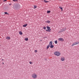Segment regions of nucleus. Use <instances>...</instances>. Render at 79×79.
<instances>
[{
	"label": "nucleus",
	"mask_w": 79,
	"mask_h": 79,
	"mask_svg": "<svg viewBox=\"0 0 79 79\" xmlns=\"http://www.w3.org/2000/svg\"><path fill=\"white\" fill-rule=\"evenodd\" d=\"M31 77L33 79H37V75L35 73H33L32 74Z\"/></svg>",
	"instance_id": "f257e3e1"
},
{
	"label": "nucleus",
	"mask_w": 79,
	"mask_h": 79,
	"mask_svg": "<svg viewBox=\"0 0 79 79\" xmlns=\"http://www.w3.org/2000/svg\"><path fill=\"white\" fill-rule=\"evenodd\" d=\"M60 55L61 53L58 51H56L54 52V55H56V56H60Z\"/></svg>",
	"instance_id": "f03ea898"
},
{
	"label": "nucleus",
	"mask_w": 79,
	"mask_h": 79,
	"mask_svg": "<svg viewBox=\"0 0 79 79\" xmlns=\"http://www.w3.org/2000/svg\"><path fill=\"white\" fill-rule=\"evenodd\" d=\"M66 28H62V29L60 30H59L58 32H63L64 31H66Z\"/></svg>",
	"instance_id": "7ed1b4c3"
},
{
	"label": "nucleus",
	"mask_w": 79,
	"mask_h": 79,
	"mask_svg": "<svg viewBox=\"0 0 79 79\" xmlns=\"http://www.w3.org/2000/svg\"><path fill=\"white\" fill-rule=\"evenodd\" d=\"M79 44V42H75L73 44L72 46H74L75 45H76V44Z\"/></svg>",
	"instance_id": "20e7f679"
},
{
	"label": "nucleus",
	"mask_w": 79,
	"mask_h": 79,
	"mask_svg": "<svg viewBox=\"0 0 79 79\" xmlns=\"http://www.w3.org/2000/svg\"><path fill=\"white\" fill-rule=\"evenodd\" d=\"M59 41H62V42L64 41V40L62 38H59Z\"/></svg>",
	"instance_id": "39448f33"
},
{
	"label": "nucleus",
	"mask_w": 79,
	"mask_h": 79,
	"mask_svg": "<svg viewBox=\"0 0 79 79\" xmlns=\"http://www.w3.org/2000/svg\"><path fill=\"white\" fill-rule=\"evenodd\" d=\"M61 60L62 61H64V57H61Z\"/></svg>",
	"instance_id": "423d86ee"
},
{
	"label": "nucleus",
	"mask_w": 79,
	"mask_h": 79,
	"mask_svg": "<svg viewBox=\"0 0 79 79\" xmlns=\"http://www.w3.org/2000/svg\"><path fill=\"white\" fill-rule=\"evenodd\" d=\"M53 45L52 41H50L49 43V45L50 46L51 45Z\"/></svg>",
	"instance_id": "0eeeda50"
},
{
	"label": "nucleus",
	"mask_w": 79,
	"mask_h": 79,
	"mask_svg": "<svg viewBox=\"0 0 79 79\" xmlns=\"http://www.w3.org/2000/svg\"><path fill=\"white\" fill-rule=\"evenodd\" d=\"M6 39H7V40H10L11 38H10V37H6Z\"/></svg>",
	"instance_id": "6e6552de"
},
{
	"label": "nucleus",
	"mask_w": 79,
	"mask_h": 79,
	"mask_svg": "<svg viewBox=\"0 0 79 79\" xmlns=\"http://www.w3.org/2000/svg\"><path fill=\"white\" fill-rule=\"evenodd\" d=\"M46 31L47 32H50L51 31V29L46 30Z\"/></svg>",
	"instance_id": "1a4fd4ad"
},
{
	"label": "nucleus",
	"mask_w": 79,
	"mask_h": 79,
	"mask_svg": "<svg viewBox=\"0 0 79 79\" xmlns=\"http://www.w3.org/2000/svg\"><path fill=\"white\" fill-rule=\"evenodd\" d=\"M50 46V47L51 48H53V47H54V45H53V44H52V45H51Z\"/></svg>",
	"instance_id": "9d476101"
},
{
	"label": "nucleus",
	"mask_w": 79,
	"mask_h": 79,
	"mask_svg": "<svg viewBox=\"0 0 79 79\" xmlns=\"http://www.w3.org/2000/svg\"><path fill=\"white\" fill-rule=\"evenodd\" d=\"M19 33L20 35H23V32L21 31H19Z\"/></svg>",
	"instance_id": "9b49d317"
},
{
	"label": "nucleus",
	"mask_w": 79,
	"mask_h": 79,
	"mask_svg": "<svg viewBox=\"0 0 79 79\" xmlns=\"http://www.w3.org/2000/svg\"><path fill=\"white\" fill-rule=\"evenodd\" d=\"M25 40L26 41H27V40H28V38H26L25 39Z\"/></svg>",
	"instance_id": "f8f14e48"
},
{
	"label": "nucleus",
	"mask_w": 79,
	"mask_h": 79,
	"mask_svg": "<svg viewBox=\"0 0 79 79\" xmlns=\"http://www.w3.org/2000/svg\"><path fill=\"white\" fill-rule=\"evenodd\" d=\"M46 23H50V21L49 20H48L46 21Z\"/></svg>",
	"instance_id": "ddd939ff"
},
{
	"label": "nucleus",
	"mask_w": 79,
	"mask_h": 79,
	"mask_svg": "<svg viewBox=\"0 0 79 79\" xmlns=\"http://www.w3.org/2000/svg\"><path fill=\"white\" fill-rule=\"evenodd\" d=\"M27 24H26L25 25H23V27H26V26H27Z\"/></svg>",
	"instance_id": "4468645a"
},
{
	"label": "nucleus",
	"mask_w": 79,
	"mask_h": 79,
	"mask_svg": "<svg viewBox=\"0 0 79 79\" xmlns=\"http://www.w3.org/2000/svg\"><path fill=\"white\" fill-rule=\"evenodd\" d=\"M50 46L49 45H48L47 46V49H48V48H49L50 47Z\"/></svg>",
	"instance_id": "2eb2a0df"
},
{
	"label": "nucleus",
	"mask_w": 79,
	"mask_h": 79,
	"mask_svg": "<svg viewBox=\"0 0 79 79\" xmlns=\"http://www.w3.org/2000/svg\"><path fill=\"white\" fill-rule=\"evenodd\" d=\"M55 44H57L58 43V42H57V40L55 41Z\"/></svg>",
	"instance_id": "dca6fc26"
},
{
	"label": "nucleus",
	"mask_w": 79,
	"mask_h": 79,
	"mask_svg": "<svg viewBox=\"0 0 79 79\" xmlns=\"http://www.w3.org/2000/svg\"><path fill=\"white\" fill-rule=\"evenodd\" d=\"M47 29H50V27H49L48 26H47Z\"/></svg>",
	"instance_id": "f3484780"
},
{
	"label": "nucleus",
	"mask_w": 79,
	"mask_h": 79,
	"mask_svg": "<svg viewBox=\"0 0 79 79\" xmlns=\"http://www.w3.org/2000/svg\"><path fill=\"white\" fill-rule=\"evenodd\" d=\"M13 2H18V0H13Z\"/></svg>",
	"instance_id": "a211bd4d"
},
{
	"label": "nucleus",
	"mask_w": 79,
	"mask_h": 79,
	"mask_svg": "<svg viewBox=\"0 0 79 79\" xmlns=\"http://www.w3.org/2000/svg\"><path fill=\"white\" fill-rule=\"evenodd\" d=\"M44 2H45V3H47V2H48V1H47L45 0H44Z\"/></svg>",
	"instance_id": "6ab92c4d"
},
{
	"label": "nucleus",
	"mask_w": 79,
	"mask_h": 79,
	"mask_svg": "<svg viewBox=\"0 0 79 79\" xmlns=\"http://www.w3.org/2000/svg\"><path fill=\"white\" fill-rule=\"evenodd\" d=\"M50 12H51L50 10L48 11H47V13H50Z\"/></svg>",
	"instance_id": "aec40b11"
},
{
	"label": "nucleus",
	"mask_w": 79,
	"mask_h": 79,
	"mask_svg": "<svg viewBox=\"0 0 79 79\" xmlns=\"http://www.w3.org/2000/svg\"><path fill=\"white\" fill-rule=\"evenodd\" d=\"M59 8H60L61 10H63V8L61 6H59Z\"/></svg>",
	"instance_id": "412c9836"
},
{
	"label": "nucleus",
	"mask_w": 79,
	"mask_h": 79,
	"mask_svg": "<svg viewBox=\"0 0 79 79\" xmlns=\"http://www.w3.org/2000/svg\"><path fill=\"white\" fill-rule=\"evenodd\" d=\"M37 8V6H34V9H35Z\"/></svg>",
	"instance_id": "4be33fe9"
},
{
	"label": "nucleus",
	"mask_w": 79,
	"mask_h": 79,
	"mask_svg": "<svg viewBox=\"0 0 79 79\" xmlns=\"http://www.w3.org/2000/svg\"><path fill=\"white\" fill-rule=\"evenodd\" d=\"M43 28L44 29H45H45H46V27H43Z\"/></svg>",
	"instance_id": "5701e85b"
},
{
	"label": "nucleus",
	"mask_w": 79,
	"mask_h": 79,
	"mask_svg": "<svg viewBox=\"0 0 79 79\" xmlns=\"http://www.w3.org/2000/svg\"><path fill=\"white\" fill-rule=\"evenodd\" d=\"M5 14H6V15H8V13L7 12H5Z\"/></svg>",
	"instance_id": "b1692460"
},
{
	"label": "nucleus",
	"mask_w": 79,
	"mask_h": 79,
	"mask_svg": "<svg viewBox=\"0 0 79 79\" xmlns=\"http://www.w3.org/2000/svg\"><path fill=\"white\" fill-rule=\"evenodd\" d=\"M35 53H37V50H35Z\"/></svg>",
	"instance_id": "393cba45"
},
{
	"label": "nucleus",
	"mask_w": 79,
	"mask_h": 79,
	"mask_svg": "<svg viewBox=\"0 0 79 79\" xmlns=\"http://www.w3.org/2000/svg\"><path fill=\"white\" fill-rule=\"evenodd\" d=\"M29 63H30V64H32V62H31V61H30Z\"/></svg>",
	"instance_id": "a878e982"
},
{
	"label": "nucleus",
	"mask_w": 79,
	"mask_h": 79,
	"mask_svg": "<svg viewBox=\"0 0 79 79\" xmlns=\"http://www.w3.org/2000/svg\"><path fill=\"white\" fill-rule=\"evenodd\" d=\"M18 6H19V7H20V6H20V5H19V4H18Z\"/></svg>",
	"instance_id": "bb28decb"
},
{
	"label": "nucleus",
	"mask_w": 79,
	"mask_h": 79,
	"mask_svg": "<svg viewBox=\"0 0 79 79\" xmlns=\"http://www.w3.org/2000/svg\"><path fill=\"white\" fill-rule=\"evenodd\" d=\"M7 0H5L4 1V2H6V1H7Z\"/></svg>",
	"instance_id": "cd10ccee"
},
{
	"label": "nucleus",
	"mask_w": 79,
	"mask_h": 79,
	"mask_svg": "<svg viewBox=\"0 0 79 79\" xmlns=\"http://www.w3.org/2000/svg\"><path fill=\"white\" fill-rule=\"evenodd\" d=\"M2 61H3L4 60H3V59H2Z\"/></svg>",
	"instance_id": "c85d7f7f"
},
{
	"label": "nucleus",
	"mask_w": 79,
	"mask_h": 79,
	"mask_svg": "<svg viewBox=\"0 0 79 79\" xmlns=\"http://www.w3.org/2000/svg\"><path fill=\"white\" fill-rule=\"evenodd\" d=\"M2 64H4V63L3 62Z\"/></svg>",
	"instance_id": "c756f323"
},
{
	"label": "nucleus",
	"mask_w": 79,
	"mask_h": 79,
	"mask_svg": "<svg viewBox=\"0 0 79 79\" xmlns=\"http://www.w3.org/2000/svg\"><path fill=\"white\" fill-rule=\"evenodd\" d=\"M61 11H63V10H61Z\"/></svg>",
	"instance_id": "7c9ffc66"
}]
</instances>
